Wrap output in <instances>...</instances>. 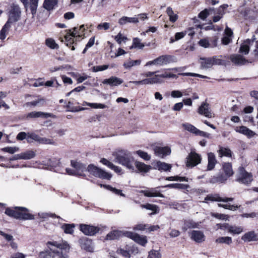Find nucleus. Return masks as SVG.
<instances>
[{
	"instance_id": "obj_1",
	"label": "nucleus",
	"mask_w": 258,
	"mask_h": 258,
	"mask_svg": "<svg viewBox=\"0 0 258 258\" xmlns=\"http://www.w3.org/2000/svg\"><path fill=\"white\" fill-rule=\"evenodd\" d=\"M239 52L231 54L229 57L236 66L245 65L258 59V49H239Z\"/></svg>"
},
{
	"instance_id": "obj_2",
	"label": "nucleus",
	"mask_w": 258,
	"mask_h": 258,
	"mask_svg": "<svg viewBox=\"0 0 258 258\" xmlns=\"http://www.w3.org/2000/svg\"><path fill=\"white\" fill-rule=\"evenodd\" d=\"M21 9L17 5L13 4L11 6L9 18L0 32V39L4 40L6 37L13 23L18 21L21 17Z\"/></svg>"
},
{
	"instance_id": "obj_3",
	"label": "nucleus",
	"mask_w": 258,
	"mask_h": 258,
	"mask_svg": "<svg viewBox=\"0 0 258 258\" xmlns=\"http://www.w3.org/2000/svg\"><path fill=\"white\" fill-rule=\"evenodd\" d=\"M114 157V161L130 169H134V158L132 153L126 150L117 149L112 153Z\"/></svg>"
},
{
	"instance_id": "obj_4",
	"label": "nucleus",
	"mask_w": 258,
	"mask_h": 258,
	"mask_svg": "<svg viewBox=\"0 0 258 258\" xmlns=\"http://www.w3.org/2000/svg\"><path fill=\"white\" fill-rule=\"evenodd\" d=\"M170 69H167L162 74L155 75L152 78H146L140 81H131L129 84L132 83L136 85H153L156 84H162L164 82L162 78H177L176 75L171 73Z\"/></svg>"
},
{
	"instance_id": "obj_5",
	"label": "nucleus",
	"mask_w": 258,
	"mask_h": 258,
	"mask_svg": "<svg viewBox=\"0 0 258 258\" xmlns=\"http://www.w3.org/2000/svg\"><path fill=\"white\" fill-rule=\"evenodd\" d=\"M5 214L18 220H28L34 219V216L29 212V210L23 207H14L6 209Z\"/></svg>"
},
{
	"instance_id": "obj_6",
	"label": "nucleus",
	"mask_w": 258,
	"mask_h": 258,
	"mask_svg": "<svg viewBox=\"0 0 258 258\" xmlns=\"http://www.w3.org/2000/svg\"><path fill=\"white\" fill-rule=\"evenodd\" d=\"M48 247L53 253H55L58 258H69L68 253L70 246L66 241L58 243L57 241L48 242Z\"/></svg>"
},
{
	"instance_id": "obj_7",
	"label": "nucleus",
	"mask_w": 258,
	"mask_h": 258,
	"mask_svg": "<svg viewBox=\"0 0 258 258\" xmlns=\"http://www.w3.org/2000/svg\"><path fill=\"white\" fill-rule=\"evenodd\" d=\"M73 30L72 32L71 30H69V32L65 36L66 40L71 44L74 43L75 39L77 40L78 38H80L84 35L85 26L84 25H82L79 28L74 27Z\"/></svg>"
},
{
	"instance_id": "obj_8",
	"label": "nucleus",
	"mask_w": 258,
	"mask_h": 258,
	"mask_svg": "<svg viewBox=\"0 0 258 258\" xmlns=\"http://www.w3.org/2000/svg\"><path fill=\"white\" fill-rule=\"evenodd\" d=\"M87 170L93 175L102 179H110L112 176L110 173L92 164L89 165L88 166Z\"/></svg>"
},
{
	"instance_id": "obj_9",
	"label": "nucleus",
	"mask_w": 258,
	"mask_h": 258,
	"mask_svg": "<svg viewBox=\"0 0 258 258\" xmlns=\"http://www.w3.org/2000/svg\"><path fill=\"white\" fill-rule=\"evenodd\" d=\"M201 156L195 151H191L186 157V165L188 167H193L201 163Z\"/></svg>"
},
{
	"instance_id": "obj_10",
	"label": "nucleus",
	"mask_w": 258,
	"mask_h": 258,
	"mask_svg": "<svg viewBox=\"0 0 258 258\" xmlns=\"http://www.w3.org/2000/svg\"><path fill=\"white\" fill-rule=\"evenodd\" d=\"M33 141L43 144H52L53 143V141L50 139L46 138H42L34 133H28L27 142L31 143L33 142Z\"/></svg>"
},
{
	"instance_id": "obj_11",
	"label": "nucleus",
	"mask_w": 258,
	"mask_h": 258,
	"mask_svg": "<svg viewBox=\"0 0 258 258\" xmlns=\"http://www.w3.org/2000/svg\"><path fill=\"white\" fill-rule=\"evenodd\" d=\"M201 64L202 69H208L211 68L214 64L221 63V60L216 56L209 58H201Z\"/></svg>"
},
{
	"instance_id": "obj_12",
	"label": "nucleus",
	"mask_w": 258,
	"mask_h": 258,
	"mask_svg": "<svg viewBox=\"0 0 258 258\" xmlns=\"http://www.w3.org/2000/svg\"><path fill=\"white\" fill-rule=\"evenodd\" d=\"M239 175L237 180L242 183L248 184L252 180V175L246 172L243 167L239 168Z\"/></svg>"
},
{
	"instance_id": "obj_13",
	"label": "nucleus",
	"mask_w": 258,
	"mask_h": 258,
	"mask_svg": "<svg viewBox=\"0 0 258 258\" xmlns=\"http://www.w3.org/2000/svg\"><path fill=\"white\" fill-rule=\"evenodd\" d=\"M172 57L170 55H162L157 57V58L148 61L146 64V67L155 65V66H163L169 63L171 60Z\"/></svg>"
},
{
	"instance_id": "obj_14",
	"label": "nucleus",
	"mask_w": 258,
	"mask_h": 258,
	"mask_svg": "<svg viewBox=\"0 0 258 258\" xmlns=\"http://www.w3.org/2000/svg\"><path fill=\"white\" fill-rule=\"evenodd\" d=\"M26 11L30 10L33 17H34L37 10L39 0H21Z\"/></svg>"
},
{
	"instance_id": "obj_15",
	"label": "nucleus",
	"mask_w": 258,
	"mask_h": 258,
	"mask_svg": "<svg viewBox=\"0 0 258 258\" xmlns=\"http://www.w3.org/2000/svg\"><path fill=\"white\" fill-rule=\"evenodd\" d=\"M152 149L156 156L163 158L171 153V149L168 146L161 147L157 145H153Z\"/></svg>"
},
{
	"instance_id": "obj_16",
	"label": "nucleus",
	"mask_w": 258,
	"mask_h": 258,
	"mask_svg": "<svg viewBox=\"0 0 258 258\" xmlns=\"http://www.w3.org/2000/svg\"><path fill=\"white\" fill-rule=\"evenodd\" d=\"M125 236L130 238L142 246H145L147 243V240L146 236H140V235L132 232H126L125 233Z\"/></svg>"
},
{
	"instance_id": "obj_17",
	"label": "nucleus",
	"mask_w": 258,
	"mask_h": 258,
	"mask_svg": "<svg viewBox=\"0 0 258 258\" xmlns=\"http://www.w3.org/2000/svg\"><path fill=\"white\" fill-rule=\"evenodd\" d=\"M198 112L208 118H212L214 114L212 112L209 104L206 102H203L198 109Z\"/></svg>"
},
{
	"instance_id": "obj_18",
	"label": "nucleus",
	"mask_w": 258,
	"mask_h": 258,
	"mask_svg": "<svg viewBox=\"0 0 258 258\" xmlns=\"http://www.w3.org/2000/svg\"><path fill=\"white\" fill-rule=\"evenodd\" d=\"M100 228L97 227L86 224L80 225V230L85 235H94L98 232Z\"/></svg>"
},
{
	"instance_id": "obj_19",
	"label": "nucleus",
	"mask_w": 258,
	"mask_h": 258,
	"mask_svg": "<svg viewBox=\"0 0 258 258\" xmlns=\"http://www.w3.org/2000/svg\"><path fill=\"white\" fill-rule=\"evenodd\" d=\"M190 238L197 243H202L205 240L206 237L203 232L192 230L190 233Z\"/></svg>"
},
{
	"instance_id": "obj_20",
	"label": "nucleus",
	"mask_w": 258,
	"mask_h": 258,
	"mask_svg": "<svg viewBox=\"0 0 258 258\" xmlns=\"http://www.w3.org/2000/svg\"><path fill=\"white\" fill-rule=\"evenodd\" d=\"M79 242L81 248L89 252H93L94 246L92 240L87 238H83L80 239Z\"/></svg>"
},
{
	"instance_id": "obj_21",
	"label": "nucleus",
	"mask_w": 258,
	"mask_h": 258,
	"mask_svg": "<svg viewBox=\"0 0 258 258\" xmlns=\"http://www.w3.org/2000/svg\"><path fill=\"white\" fill-rule=\"evenodd\" d=\"M52 114L50 113H45L42 111H32L27 114L26 118H47L52 117Z\"/></svg>"
},
{
	"instance_id": "obj_22",
	"label": "nucleus",
	"mask_w": 258,
	"mask_h": 258,
	"mask_svg": "<svg viewBox=\"0 0 258 258\" xmlns=\"http://www.w3.org/2000/svg\"><path fill=\"white\" fill-rule=\"evenodd\" d=\"M122 79L116 77L112 76L108 79H104L102 81L103 84H107L110 86H117L123 83Z\"/></svg>"
},
{
	"instance_id": "obj_23",
	"label": "nucleus",
	"mask_w": 258,
	"mask_h": 258,
	"mask_svg": "<svg viewBox=\"0 0 258 258\" xmlns=\"http://www.w3.org/2000/svg\"><path fill=\"white\" fill-rule=\"evenodd\" d=\"M145 196L148 197H161L163 198V195L157 189V188H152L148 190H142Z\"/></svg>"
},
{
	"instance_id": "obj_24",
	"label": "nucleus",
	"mask_w": 258,
	"mask_h": 258,
	"mask_svg": "<svg viewBox=\"0 0 258 258\" xmlns=\"http://www.w3.org/2000/svg\"><path fill=\"white\" fill-rule=\"evenodd\" d=\"M126 231H122L120 230H113L108 233L105 238L106 240H115L119 237L125 236Z\"/></svg>"
},
{
	"instance_id": "obj_25",
	"label": "nucleus",
	"mask_w": 258,
	"mask_h": 258,
	"mask_svg": "<svg viewBox=\"0 0 258 258\" xmlns=\"http://www.w3.org/2000/svg\"><path fill=\"white\" fill-rule=\"evenodd\" d=\"M235 131L240 134L246 136L248 138H251L255 135V133L245 126H237Z\"/></svg>"
},
{
	"instance_id": "obj_26",
	"label": "nucleus",
	"mask_w": 258,
	"mask_h": 258,
	"mask_svg": "<svg viewBox=\"0 0 258 258\" xmlns=\"http://www.w3.org/2000/svg\"><path fill=\"white\" fill-rule=\"evenodd\" d=\"M201 222H196L192 220H186L183 221L182 229L186 231L188 229L199 228Z\"/></svg>"
},
{
	"instance_id": "obj_27",
	"label": "nucleus",
	"mask_w": 258,
	"mask_h": 258,
	"mask_svg": "<svg viewBox=\"0 0 258 258\" xmlns=\"http://www.w3.org/2000/svg\"><path fill=\"white\" fill-rule=\"evenodd\" d=\"M233 200L232 198H222L220 197L218 195H209L207 196L205 198V201H216V202H228L232 201Z\"/></svg>"
},
{
	"instance_id": "obj_28",
	"label": "nucleus",
	"mask_w": 258,
	"mask_h": 258,
	"mask_svg": "<svg viewBox=\"0 0 258 258\" xmlns=\"http://www.w3.org/2000/svg\"><path fill=\"white\" fill-rule=\"evenodd\" d=\"M100 162L110 169L114 170L117 173H120L121 172L122 169L120 167L114 165L112 162L105 158H102L100 160Z\"/></svg>"
},
{
	"instance_id": "obj_29",
	"label": "nucleus",
	"mask_w": 258,
	"mask_h": 258,
	"mask_svg": "<svg viewBox=\"0 0 258 258\" xmlns=\"http://www.w3.org/2000/svg\"><path fill=\"white\" fill-rule=\"evenodd\" d=\"M256 235L253 231L245 233L241 237V239L245 242L258 240Z\"/></svg>"
},
{
	"instance_id": "obj_30",
	"label": "nucleus",
	"mask_w": 258,
	"mask_h": 258,
	"mask_svg": "<svg viewBox=\"0 0 258 258\" xmlns=\"http://www.w3.org/2000/svg\"><path fill=\"white\" fill-rule=\"evenodd\" d=\"M208 163L207 168L208 170H211L215 167L217 163L215 155L214 153L210 152L208 154Z\"/></svg>"
},
{
	"instance_id": "obj_31",
	"label": "nucleus",
	"mask_w": 258,
	"mask_h": 258,
	"mask_svg": "<svg viewBox=\"0 0 258 258\" xmlns=\"http://www.w3.org/2000/svg\"><path fill=\"white\" fill-rule=\"evenodd\" d=\"M150 43H147L146 42H142V40L139 38H134L133 39V45L130 48H142L145 46H150Z\"/></svg>"
},
{
	"instance_id": "obj_32",
	"label": "nucleus",
	"mask_w": 258,
	"mask_h": 258,
	"mask_svg": "<svg viewBox=\"0 0 258 258\" xmlns=\"http://www.w3.org/2000/svg\"><path fill=\"white\" fill-rule=\"evenodd\" d=\"M135 166L138 170L141 172L147 173L149 171L152 167L150 165H148L144 163L136 161L135 162Z\"/></svg>"
},
{
	"instance_id": "obj_33",
	"label": "nucleus",
	"mask_w": 258,
	"mask_h": 258,
	"mask_svg": "<svg viewBox=\"0 0 258 258\" xmlns=\"http://www.w3.org/2000/svg\"><path fill=\"white\" fill-rule=\"evenodd\" d=\"M139 22L137 18L122 17L118 20V23L120 25H124L128 23H137Z\"/></svg>"
},
{
	"instance_id": "obj_34",
	"label": "nucleus",
	"mask_w": 258,
	"mask_h": 258,
	"mask_svg": "<svg viewBox=\"0 0 258 258\" xmlns=\"http://www.w3.org/2000/svg\"><path fill=\"white\" fill-rule=\"evenodd\" d=\"M155 166L156 169H157L159 170H163L164 171H170L172 167L171 164L161 161L157 162Z\"/></svg>"
},
{
	"instance_id": "obj_35",
	"label": "nucleus",
	"mask_w": 258,
	"mask_h": 258,
	"mask_svg": "<svg viewBox=\"0 0 258 258\" xmlns=\"http://www.w3.org/2000/svg\"><path fill=\"white\" fill-rule=\"evenodd\" d=\"M228 231L233 234H239L243 231V228L240 226H232L230 225H225Z\"/></svg>"
},
{
	"instance_id": "obj_36",
	"label": "nucleus",
	"mask_w": 258,
	"mask_h": 258,
	"mask_svg": "<svg viewBox=\"0 0 258 258\" xmlns=\"http://www.w3.org/2000/svg\"><path fill=\"white\" fill-rule=\"evenodd\" d=\"M218 153L219 157H222L223 156L230 157L231 156V151L228 148H224L220 146L219 149L218 151Z\"/></svg>"
},
{
	"instance_id": "obj_37",
	"label": "nucleus",
	"mask_w": 258,
	"mask_h": 258,
	"mask_svg": "<svg viewBox=\"0 0 258 258\" xmlns=\"http://www.w3.org/2000/svg\"><path fill=\"white\" fill-rule=\"evenodd\" d=\"M223 169L227 177H230L233 174L232 165L230 163H224L223 164Z\"/></svg>"
},
{
	"instance_id": "obj_38",
	"label": "nucleus",
	"mask_w": 258,
	"mask_h": 258,
	"mask_svg": "<svg viewBox=\"0 0 258 258\" xmlns=\"http://www.w3.org/2000/svg\"><path fill=\"white\" fill-rule=\"evenodd\" d=\"M57 3V0H44L43 7L46 10L50 11L53 9Z\"/></svg>"
},
{
	"instance_id": "obj_39",
	"label": "nucleus",
	"mask_w": 258,
	"mask_h": 258,
	"mask_svg": "<svg viewBox=\"0 0 258 258\" xmlns=\"http://www.w3.org/2000/svg\"><path fill=\"white\" fill-rule=\"evenodd\" d=\"M82 105L83 106L87 105L94 109H104L107 107V106L101 103H89L86 101H84Z\"/></svg>"
},
{
	"instance_id": "obj_40",
	"label": "nucleus",
	"mask_w": 258,
	"mask_h": 258,
	"mask_svg": "<svg viewBox=\"0 0 258 258\" xmlns=\"http://www.w3.org/2000/svg\"><path fill=\"white\" fill-rule=\"evenodd\" d=\"M141 63V60L140 59H138L136 60H129L125 62H124L123 66L126 69H130L132 67L135 66H139Z\"/></svg>"
},
{
	"instance_id": "obj_41",
	"label": "nucleus",
	"mask_w": 258,
	"mask_h": 258,
	"mask_svg": "<svg viewBox=\"0 0 258 258\" xmlns=\"http://www.w3.org/2000/svg\"><path fill=\"white\" fill-rule=\"evenodd\" d=\"M22 159L29 160L34 158L36 154L32 150H28L24 152L21 153Z\"/></svg>"
},
{
	"instance_id": "obj_42",
	"label": "nucleus",
	"mask_w": 258,
	"mask_h": 258,
	"mask_svg": "<svg viewBox=\"0 0 258 258\" xmlns=\"http://www.w3.org/2000/svg\"><path fill=\"white\" fill-rule=\"evenodd\" d=\"M44 102V99L40 98L33 101L27 102L24 105V106L27 107H35L39 105H43Z\"/></svg>"
},
{
	"instance_id": "obj_43",
	"label": "nucleus",
	"mask_w": 258,
	"mask_h": 258,
	"mask_svg": "<svg viewBox=\"0 0 258 258\" xmlns=\"http://www.w3.org/2000/svg\"><path fill=\"white\" fill-rule=\"evenodd\" d=\"M71 165L72 167L76 169L77 171L83 172L85 170V166L80 162H78L75 161H71Z\"/></svg>"
},
{
	"instance_id": "obj_44",
	"label": "nucleus",
	"mask_w": 258,
	"mask_h": 258,
	"mask_svg": "<svg viewBox=\"0 0 258 258\" xmlns=\"http://www.w3.org/2000/svg\"><path fill=\"white\" fill-rule=\"evenodd\" d=\"M165 187H169L171 188L186 189L189 188V186L188 184H181V183H171L165 186Z\"/></svg>"
},
{
	"instance_id": "obj_45",
	"label": "nucleus",
	"mask_w": 258,
	"mask_h": 258,
	"mask_svg": "<svg viewBox=\"0 0 258 258\" xmlns=\"http://www.w3.org/2000/svg\"><path fill=\"white\" fill-rule=\"evenodd\" d=\"M75 225L74 224H63L61 226L62 229L67 234H72L74 232V228Z\"/></svg>"
},
{
	"instance_id": "obj_46",
	"label": "nucleus",
	"mask_w": 258,
	"mask_h": 258,
	"mask_svg": "<svg viewBox=\"0 0 258 258\" xmlns=\"http://www.w3.org/2000/svg\"><path fill=\"white\" fill-rule=\"evenodd\" d=\"M125 53L124 49H111L109 55L111 58H115Z\"/></svg>"
},
{
	"instance_id": "obj_47",
	"label": "nucleus",
	"mask_w": 258,
	"mask_h": 258,
	"mask_svg": "<svg viewBox=\"0 0 258 258\" xmlns=\"http://www.w3.org/2000/svg\"><path fill=\"white\" fill-rule=\"evenodd\" d=\"M215 242L217 243H225L229 245L232 242V239L229 236L220 237L216 239Z\"/></svg>"
},
{
	"instance_id": "obj_48",
	"label": "nucleus",
	"mask_w": 258,
	"mask_h": 258,
	"mask_svg": "<svg viewBox=\"0 0 258 258\" xmlns=\"http://www.w3.org/2000/svg\"><path fill=\"white\" fill-rule=\"evenodd\" d=\"M214 10V8H213L205 9L199 14L198 17L200 19L204 20L206 19L207 18V17L210 15V12L213 11Z\"/></svg>"
},
{
	"instance_id": "obj_49",
	"label": "nucleus",
	"mask_w": 258,
	"mask_h": 258,
	"mask_svg": "<svg viewBox=\"0 0 258 258\" xmlns=\"http://www.w3.org/2000/svg\"><path fill=\"white\" fill-rule=\"evenodd\" d=\"M182 126L185 130L195 135H196L199 130L193 125L188 123H184L182 124Z\"/></svg>"
},
{
	"instance_id": "obj_50",
	"label": "nucleus",
	"mask_w": 258,
	"mask_h": 258,
	"mask_svg": "<svg viewBox=\"0 0 258 258\" xmlns=\"http://www.w3.org/2000/svg\"><path fill=\"white\" fill-rule=\"evenodd\" d=\"M254 36H253V39H247L244 41L243 43L241 44L240 48H249L250 47H251L253 43L254 42Z\"/></svg>"
},
{
	"instance_id": "obj_51",
	"label": "nucleus",
	"mask_w": 258,
	"mask_h": 258,
	"mask_svg": "<svg viewBox=\"0 0 258 258\" xmlns=\"http://www.w3.org/2000/svg\"><path fill=\"white\" fill-rule=\"evenodd\" d=\"M162 254L159 250L155 249L151 250L148 255V258H161Z\"/></svg>"
},
{
	"instance_id": "obj_52",
	"label": "nucleus",
	"mask_w": 258,
	"mask_h": 258,
	"mask_svg": "<svg viewBox=\"0 0 258 258\" xmlns=\"http://www.w3.org/2000/svg\"><path fill=\"white\" fill-rule=\"evenodd\" d=\"M101 186H102V184H101ZM103 186L105 187L106 189L112 191L113 192H114V194H115L116 195H120V196H121L122 197H125V195L123 194L122 192V191L120 189H117L115 188L112 187V186H111L110 185H103Z\"/></svg>"
},
{
	"instance_id": "obj_53",
	"label": "nucleus",
	"mask_w": 258,
	"mask_h": 258,
	"mask_svg": "<svg viewBox=\"0 0 258 258\" xmlns=\"http://www.w3.org/2000/svg\"><path fill=\"white\" fill-rule=\"evenodd\" d=\"M142 208H145L147 210H151L153 212L150 214V215H152L157 213V210L158 209V207L156 205L147 204L146 205H141Z\"/></svg>"
},
{
	"instance_id": "obj_54",
	"label": "nucleus",
	"mask_w": 258,
	"mask_h": 258,
	"mask_svg": "<svg viewBox=\"0 0 258 258\" xmlns=\"http://www.w3.org/2000/svg\"><path fill=\"white\" fill-rule=\"evenodd\" d=\"M136 154L139 155L141 158L145 160L148 161L151 159V156L148 155L147 152L143 151L142 150H138L136 152Z\"/></svg>"
},
{
	"instance_id": "obj_55",
	"label": "nucleus",
	"mask_w": 258,
	"mask_h": 258,
	"mask_svg": "<svg viewBox=\"0 0 258 258\" xmlns=\"http://www.w3.org/2000/svg\"><path fill=\"white\" fill-rule=\"evenodd\" d=\"M166 180L169 181H188V178L185 177H180L179 176H169L166 178Z\"/></svg>"
},
{
	"instance_id": "obj_56",
	"label": "nucleus",
	"mask_w": 258,
	"mask_h": 258,
	"mask_svg": "<svg viewBox=\"0 0 258 258\" xmlns=\"http://www.w3.org/2000/svg\"><path fill=\"white\" fill-rule=\"evenodd\" d=\"M45 44L47 46L50 48H55L58 47V45L55 43L52 38H47L45 40Z\"/></svg>"
},
{
	"instance_id": "obj_57",
	"label": "nucleus",
	"mask_w": 258,
	"mask_h": 258,
	"mask_svg": "<svg viewBox=\"0 0 258 258\" xmlns=\"http://www.w3.org/2000/svg\"><path fill=\"white\" fill-rule=\"evenodd\" d=\"M114 39L119 44L122 42L125 43L127 40L126 37L124 36L121 33H119L116 36H115Z\"/></svg>"
},
{
	"instance_id": "obj_58",
	"label": "nucleus",
	"mask_w": 258,
	"mask_h": 258,
	"mask_svg": "<svg viewBox=\"0 0 258 258\" xmlns=\"http://www.w3.org/2000/svg\"><path fill=\"white\" fill-rule=\"evenodd\" d=\"M56 50L55 58L58 60H64L66 59L64 52L62 51V49H56Z\"/></svg>"
},
{
	"instance_id": "obj_59",
	"label": "nucleus",
	"mask_w": 258,
	"mask_h": 258,
	"mask_svg": "<svg viewBox=\"0 0 258 258\" xmlns=\"http://www.w3.org/2000/svg\"><path fill=\"white\" fill-rule=\"evenodd\" d=\"M109 68V66L108 64L102 65V66H94L92 68V71L93 72H97L99 71H103L108 69Z\"/></svg>"
},
{
	"instance_id": "obj_60",
	"label": "nucleus",
	"mask_w": 258,
	"mask_h": 258,
	"mask_svg": "<svg viewBox=\"0 0 258 258\" xmlns=\"http://www.w3.org/2000/svg\"><path fill=\"white\" fill-rule=\"evenodd\" d=\"M228 177L226 176V175H224L222 174H219L216 177L213 178L214 182H217L220 183H222L225 182Z\"/></svg>"
},
{
	"instance_id": "obj_61",
	"label": "nucleus",
	"mask_w": 258,
	"mask_h": 258,
	"mask_svg": "<svg viewBox=\"0 0 258 258\" xmlns=\"http://www.w3.org/2000/svg\"><path fill=\"white\" fill-rule=\"evenodd\" d=\"M19 150L18 147H8L2 149V150L4 152L9 153L10 154H14V153L18 151Z\"/></svg>"
},
{
	"instance_id": "obj_62",
	"label": "nucleus",
	"mask_w": 258,
	"mask_h": 258,
	"mask_svg": "<svg viewBox=\"0 0 258 258\" xmlns=\"http://www.w3.org/2000/svg\"><path fill=\"white\" fill-rule=\"evenodd\" d=\"M110 25L109 23L104 22L100 23L97 26V29L98 30L104 29V30H107L110 28Z\"/></svg>"
},
{
	"instance_id": "obj_63",
	"label": "nucleus",
	"mask_w": 258,
	"mask_h": 258,
	"mask_svg": "<svg viewBox=\"0 0 258 258\" xmlns=\"http://www.w3.org/2000/svg\"><path fill=\"white\" fill-rule=\"evenodd\" d=\"M117 252L126 258H131V253L128 250L120 248L117 250Z\"/></svg>"
},
{
	"instance_id": "obj_64",
	"label": "nucleus",
	"mask_w": 258,
	"mask_h": 258,
	"mask_svg": "<svg viewBox=\"0 0 258 258\" xmlns=\"http://www.w3.org/2000/svg\"><path fill=\"white\" fill-rule=\"evenodd\" d=\"M28 136V133H26L25 132H22L18 134L17 136V139L18 140L22 141L26 139L27 140Z\"/></svg>"
}]
</instances>
